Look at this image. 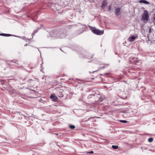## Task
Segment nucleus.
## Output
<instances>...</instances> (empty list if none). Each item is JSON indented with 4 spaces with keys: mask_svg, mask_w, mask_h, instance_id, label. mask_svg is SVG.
<instances>
[{
    "mask_svg": "<svg viewBox=\"0 0 155 155\" xmlns=\"http://www.w3.org/2000/svg\"><path fill=\"white\" fill-rule=\"evenodd\" d=\"M50 98L54 101H56L57 100V97L54 95H51L50 97Z\"/></svg>",
    "mask_w": 155,
    "mask_h": 155,
    "instance_id": "7",
    "label": "nucleus"
},
{
    "mask_svg": "<svg viewBox=\"0 0 155 155\" xmlns=\"http://www.w3.org/2000/svg\"><path fill=\"white\" fill-rule=\"evenodd\" d=\"M93 117L90 118L88 119V120H91V119H93Z\"/></svg>",
    "mask_w": 155,
    "mask_h": 155,
    "instance_id": "21",
    "label": "nucleus"
},
{
    "mask_svg": "<svg viewBox=\"0 0 155 155\" xmlns=\"http://www.w3.org/2000/svg\"><path fill=\"white\" fill-rule=\"evenodd\" d=\"M94 153V152L93 151H91L88 152L87 153H89V154H92Z\"/></svg>",
    "mask_w": 155,
    "mask_h": 155,
    "instance_id": "19",
    "label": "nucleus"
},
{
    "mask_svg": "<svg viewBox=\"0 0 155 155\" xmlns=\"http://www.w3.org/2000/svg\"><path fill=\"white\" fill-rule=\"evenodd\" d=\"M95 71H93L92 73H94V72Z\"/></svg>",
    "mask_w": 155,
    "mask_h": 155,
    "instance_id": "28",
    "label": "nucleus"
},
{
    "mask_svg": "<svg viewBox=\"0 0 155 155\" xmlns=\"http://www.w3.org/2000/svg\"><path fill=\"white\" fill-rule=\"evenodd\" d=\"M69 127L70 128H71L72 129H73L75 128V126L72 125H69Z\"/></svg>",
    "mask_w": 155,
    "mask_h": 155,
    "instance_id": "13",
    "label": "nucleus"
},
{
    "mask_svg": "<svg viewBox=\"0 0 155 155\" xmlns=\"http://www.w3.org/2000/svg\"><path fill=\"white\" fill-rule=\"evenodd\" d=\"M57 95L59 97H62L63 96L62 91L60 90V91L57 92Z\"/></svg>",
    "mask_w": 155,
    "mask_h": 155,
    "instance_id": "5",
    "label": "nucleus"
},
{
    "mask_svg": "<svg viewBox=\"0 0 155 155\" xmlns=\"http://www.w3.org/2000/svg\"><path fill=\"white\" fill-rule=\"evenodd\" d=\"M21 38L24 40H25L26 41H27V39L25 37H23Z\"/></svg>",
    "mask_w": 155,
    "mask_h": 155,
    "instance_id": "17",
    "label": "nucleus"
},
{
    "mask_svg": "<svg viewBox=\"0 0 155 155\" xmlns=\"http://www.w3.org/2000/svg\"><path fill=\"white\" fill-rule=\"evenodd\" d=\"M112 147L114 149H116L118 148V146L117 145H112Z\"/></svg>",
    "mask_w": 155,
    "mask_h": 155,
    "instance_id": "12",
    "label": "nucleus"
},
{
    "mask_svg": "<svg viewBox=\"0 0 155 155\" xmlns=\"http://www.w3.org/2000/svg\"><path fill=\"white\" fill-rule=\"evenodd\" d=\"M53 99H55V98H53Z\"/></svg>",
    "mask_w": 155,
    "mask_h": 155,
    "instance_id": "29",
    "label": "nucleus"
},
{
    "mask_svg": "<svg viewBox=\"0 0 155 155\" xmlns=\"http://www.w3.org/2000/svg\"><path fill=\"white\" fill-rule=\"evenodd\" d=\"M27 44H26L25 45H24V46H27Z\"/></svg>",
    "mask_w": 155,
    "mask_h": 155,
    "instance_id": "22",
    "label": "nucleus"
},
{
    "mask_svg": "<svg viewBox=\"0 0 155 155\" xmlns=\"http://www.w3.org/2000/svg\"><path fill=\"white\" fill-rule=\"evenodd\" d=\"M140 3H143L146 4H149L150 3L147 1L144 0H141L139 1Z\"/></svg>",
    "mask_w": 155,
    "mask_h": 155,
    "instance_id": "9",
    "label": "nucleus"
},
{
    "mask_svg": "<svg viewBox=\"0 0 155 155\" xmlns=\"http://www.w3.org/2000/svg\"><path fill=\"white\" fill-rule=\"evenodd\" d=\"M41 72H43V71L42 70V69H41Z\"/></svg>",
    "mask_w": 155,
    "mask_h": 155,
    "instance_id": "25",
    "label": "nucleus"
},
{
    "mask_svg": "<svg viewBox=\"0 0 155 155\" xmlns=\"http://www.w3.org/2000/svg\"><path fill=\"white\" fill-rule=\"evenodd\" d=\"M38 29L36 30H35L33 32L32 34V38L33 37V35L35 34V33H37L38 32Z\"/></svg>",
    "mask_w": 155,
    "mask_h": 155,
    "instance_id": "11",
    "label": "nucleus"
},
{
    "mask_svg": "<svg viewBox=\"0 0 155 155\" xmlns=\"http://www.w3.org/2000/svg\"><path fill=\"white\" fill-rule=\"evenodd\" d=\"M91 96H92V95H89L88 96V97H91Z\"/></svg>",
    "mask_w": 155,
    "mask_h": 155,
    "instance_id": "23",
    "label": "nucleus"
},
{
    "mask_svg": "<svg viewBox=\"0 0 155 155\" xmlns=\"http://www.w3.org/2000/svg\"><path fill=\"white\" fill-rule=\"evenodd\" d=\"M120 121L123 123H126L127 122V121L125 120H120Z\"/></svg>",
    "mask_w": 155,
    "mask_h": 155,
    "instance_id": "16",
    "label": "nucleus"
},
{
    "mask_svg": "<svg viewBox=\"0 0 155 155\" xmlns=\"http://www.w3.org/2000/svg\"><path fill=\"white\" fill-rule=\"evenodd\" d=\"M154 20H155V17L154 18Z\"/></svg>",
    "mask_w": 155,
    "mask_h": 155,
    "instance_id": "27",
    "label": "nucleus"
},
{
    "mask_svg": "<svg viewBox=\"0 0 155 155\" xmlns=\"http://www.w3.org/2000/svg\"><path fill=\"white\" fill-rule=\"evenodd\" d=\"M6 35V34L4 33H0V35L5 36Z\"/></svg>",
    "mask_w": 155,
    "mask_h": 155,
    "instance_id": "18",
    "label": "nucleus"
},
{
    "mask_svg": "<svg viewBox=\"0 0 155 155\" xmlns=\"http://www.w3.org/2000/svg\"><path fill=\"white\" fill-rule=\"evenodd\" d=\"M107 0H104L102 2V3L101 7L102 8H104L107 5Z\"/></svg>",
    "mask_w": 155,
    "mask_h": 155,
    "instance_id": "3",
    "label": "nucleus"
},
{
    "mask_svg": "<svg viewBox=\"0 0 155 155\" xmlns=\"http://www.w3.org/2000/svg\"><path fill=\"white\" fill-rule=\"evenodd\" d=\"M111 8V6L110 5L108 7V10L109 11H110Z\"/></svg>",
    "mask_w": 155,
    "mask_h": 155,
    "instance_id": "20",
    "label": "nucleus"
},
{
    "mask_svg": "<svg viewBox=\"0 0 155 155\" xmlns=\"http://www.w3.org/2000/svg\"><path fill=\"white\" fill-rule=\"evenodd\" d=\"M120 8H117L115 10V13L117 16L119 15H120Z\"/></svg>",
    "mask_w": 155,
    "mask_h": 155,
    "instance_id": "4",
    "label": "nucleus"
},
{
    "mask_svg": "<svg viewBox=\"0 0 155 155\" xmlns=\"http://www.w3.org/2000/svg\"><path fill=\"white\" fill-rule=\"evenodd\" d=\"M89 28L91 30L92 32L94 34L97 35H102L104 33L103 31H101L95 28H93L92 27L89 26Z\"/></svg>",
    "mask_w": 155,
    "mask_h": 155,
    "instance_id": "1",
    "label": "nucleus"
},
{
    "mask_svg": "<svg viewBox=\"0 0 155 155\" xmlns=\"http://www.w3.org/2000/svg\"><path fill=\"white\" fill-rule=\"evenodd\" d=\"M149 17V13L147 10L144 11L143 13L142 16V20L147 21L148 20Z\"/></svg>",
    "mask_w": 155,
    "mask_h": 155,
    "instance_id": "2",
    "label": "nucleus"
},
{
    "mask_svg": "<svg viewBox=\"0 0 155 155\" xmlns=\"http://www.w3.org/2000/svg\"><path fill=\"white\" fill-rule=\"evenodd\" d=\"M136 37L131 35L129 38V40L130 42H132L135 40Z\"/></svg>",
    "mask_w": 155,
    "mask_h": 155,
    "instance_id": "6",
    "label": "nucleus"
},
{
    "mask_svg": "<svg viewBox=\"0 0 155 155\" xmlns=\"http://www.w3.org/2000/svg\"><path fill=\"white\" fill-rule=\"evenodd\" d=\"M151 32V29H149V32Z\"/></svg>",
    "mask_w": 155,
    "mask_h": 155,
    "instance_id": "24",
    "label": "nucleus"
},
{
    "mask_svg": "<svg viewBox=\"0 0 155 155\" xmlns=\"http://www.w3.org/2000/svg\"><path fill=\"white\" fill-rule=\"evenodd\" d=\"M148 141L149 142H151L153 141V138H150L148 140Z\"/></svg>",
    "mask_w": 155,
    "mask_h": 155,
    "instance_id": "15",
    "label": "nucleus"
},
{
    "mask_svg": "<svg viewBox=\"0 0 155 155\" xmlns=\"http://www.w3.org/2000/svg\"><path fill=\"white\" fill-rule=\"evenodd\" d=\"M13 36V35H11V34H6V35H5V36ZM14 36H15V37H18V36H15V35H14Z\"/></svg>",
    "mask_w": 155,
    "mask_h": 155,
    "instance_id": "14",
    "label": "nucleus"
},
{
    "mask_svg": "<svg viewBox=\"0 0 155 155\" xmlns=\"http://www.w3.org/2000/svg\"><path fill=\"white\" fill-rule=\"evenodd\" d=\"M102 100H102V99H101V100H100V101H102Z\"/></svg>",
    "mask_w": 155,
    "mask_h": 155,
    "instance_id": "26",
    "label": "nucleus"
},
{
    "mask_svg": "<svg viewBox=\"0 0 155 155\" xmlns=\"http://www.w3.org/2000/svg\"><path fill=\"white\" fill-rule=\"evenodd\" d=\"M65 34L63 33L61 34V35H60L59 36V37L60 38H62L65 37Z\"/></svg>",
    "mask_w": 155,
    "mask_h": 155,
    "instance_id": "10",
    "label": "nucleus"
},
{
    "mask_svg": "<svg viewBox=\"0 0 155 155\" xmlns=\"http://www.w3.org/2000/svg\"><path fill=\"white\" fill-rule=\"evenodd\" d=\"M138 60L137 58H132V62L134 64H136L138 62Z\"/></svg>",
    "mask_w": 155,
    "mask_h": 155,
    "instance_id": "8",
    "label": "nucleus"
}]
</instances>
